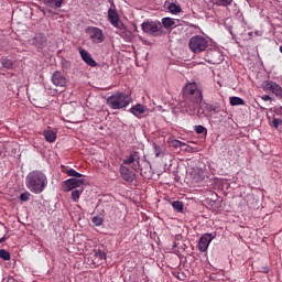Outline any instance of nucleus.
I'll return each mask as SVG.
<instances>
[{
    "label": "nucleus",
    "instance_id": "obj_26",
    "mask_svg": "<svg viewBox=\"0 0 282 282\" xmlns=\"http://www.w3.org/2000/svg\"><path fill=\"white\" fill-rule=\"evenodd\" d=\"M91 223L94 224V226H102V224H105V218L100 216H95L91 218Z\"/></svg>",
    "mask_w": 282,
    "mask_h": 282
},
{
    "label": "nucleus",
    "instance_id": "obj_34",
    "mask_svg": "<svg viewBox=\"0 0 282 282\" xmlns=\"http://www.w3.org/2000/svg\"><path fill=\"white\" fill-rule=\"evenodd\" d=\"M172 145L174 147V149H180L182 147H186V144L183 143L182 141H180V140L172 141Z\"/></svg>",
    "mask_w": 282,
    "mask_h": 282
},
{
    "label": "nucleus",
    "instance_id": "obj_21",
    "mask_svg": "<svg viewBox=\"0 0 282 282\" xmlns=\"http://www.w3.org/2000/svg\"><path fill=\"white\" fill-rule=\"evenodd\" d=\"M43 135L46 142H56V132L54 130H44Z\"/></svg>",
    "mask_w": 282,
    "mask_h": 282
},
{
    "label": "nucleus",
    "instance_id": "obj_13",
    "mask_svg": "<svg viewBox=\"0 0 282 282\" xmlns=\"http://www.w3.org/2000/svg\"><path fill=\"white\" fill-rule=\"evenodd\" d=\"M52 83L55 87H65V85H67V79L63 76V73L55 72L52 76Z\"/></svg>",
    "mask_w": 282,
    "mask_h": 282
},
{
    "label": "nucleus",
    "instance_id": "obj_12",
    "mask_svg": "<svg viewBox=\"0 0 282 282\" xmlns=\"http://www.w3.org/2000/svg\"><path fill=\"white\" fill-rule=\"evenodd\" d=\"M119 171H120V175H121L122 180H124V182H133V180H135V174L129 167H127L124 165H120Z\"/></svg>",
    "mask_w": 282,
    "mask_h": 282
},
{
    "label": "nucleus",
    "instance_id": "obj_35",
    "mask_svg": "<svg viewBox=\"0 0 282 282\" xmlns=\"http://www.w3.org/2000/svg\"><path fill=\"white\" fill-rule=\"evenodd\" d=\"M217 6H230L232 3V0H216Z\"/></svg>",
    "mask_w": 282,
    "mask_h": 282
},
{
    "label": "nucleus",
    "instance_id": "obj_33",
    "mask_svg": "<svg viewBox=\"0 0 282 282\" xmlns=\"http://www.w3.org/2000/svg\"><path fill=\"white\" fill-rule=\"evenodd\" d=\"M95 257H97V259H100L101 261H105L107 259V253H105V251H97L95 253Z\"/></svg>",
    "mask_w": 282,
    "mask_h": 282
},
{
    "label": "nucleus",
    "instance_id": "obj_25",
    "mask_svg": "<svg viewBox=\"0 0 282 282\" xmlns=\"http://www.w3.org/2000/svg\"><path fill=\"white\" fill-rule=\"evenodd\" d=\"M1 65H2V67H6V69H12L14 63H12L11 59H8L7 57H3L1 59Z\"/></svg>",
    "mask_w": 282,
    "mask_h": 282
},
{
    "label": "nucleus",
    "instance_id": "obj_8",
    "mask_svg": "<svg viewBox=\"0 0 282 282\" xmlns=\"http://www.w3.org/2000/svg\"><path fill=\"white\" fill-rule=\"evenodd\" d=\"M108 21L113 25V28H117L118 30H122L124 28V23L120 21V17H118V12L113 9L108 10Z\"/></svg>",
    "mask_w": 282,
    "mask_h": 282
},
{
    "label": "nucleus",
    "instance_id": "obj_31",
    "mask_svg": "<svg viewBox=\"0 0 282 282\" xmlns=\"http://www.w3.org/2000/svg\"><path fill=\"white\" fill-rule=\"evenodd\" d=\"M68 177H83V174L78 173L76 170L70 169L67 172Z\"/></svg>",
    "mask_w": 282,
    "mask_h": 282
},
{
    "label": "nucleus",
    "instance_id": "obj_32",
    "mask_svg": "<svg viewBox=\"0 0 282 282\" xmlns=\"http://www.w3.org/2000/svg\"><path fill=\"white\" fill-rule=\"evenodd\" d=\"M32 194L30 192H24L20 195V202H30V197Z\"/></svg>",
    "mask_w": 282,
    "mask_h": 282
},
{
    "label": "nucleus",
    "instance_id": "obj_22",
    "mask_svg": "<svg viewBox=\"0 0 282 282\" xmlns=\"http://www.w3.org/2000/svg\"><path fill=\"white\" fill-rule=\"evenodd\" d=\"M162 25L165 28V30H169V28H177V24L173 18H163Z\"/></svg>",
    "mask_w": 282,
    "mask_h": 282
},
{
    "label": "nucleus",
    "instance_id": "obj_29",
    "mask_svg": "<svg viewBox=\"0 0 282 282\" xmlns=\"http://www.w3.org/2000/svg\"><path fill=\"white\" fill-rule=\"evenodd\" d=\"M0 259H3V261H10L11 256L6 249L0 250Z\"/></svg>",
    "mask_w": 282,
    "mask_h": 282
},
{
    "label": "nucleus",
    "instance_id": "obj_15",
    "mask_svg": "<svg viewBox=\"0 0 282 282\" xmlns=\"http://www.w3.org/2000/svg\"><path fill=\"white\" fill-rule=\"evenodd\" d=\"M79 55L83 58L84 63H86V65H89V67H96L98 65V63H96V59L91 57L89 52L82 48L79 50Z\"/></svg>",
    "mask_w": 282,
    "mask_h": 282
},
{
    "label": "nucleus",
    "instance_id": "obj_36",
    "mask_svg": "<svg viewBox=\"0 0 282 282\" xmlns=\"http://www.w3.org/2000/svg\"><path fill=\"white\" fill-rule=\"evenodd\" d=\"M61 169H62V173H66V175H67V173H69V170H70L69 167H67L65 165H62Z\"/></svg>",
    "mask_w": 282,
    "mask_h": 282
},
{
    "label": "nucleus",
    "instance_id": "obj_37",
    "mask_svg": "<svg viewBox=\"0 0 282 282\" xmlns=\"http://www.w3.org/2000/svg\"><path fill=\"white\" fill-rule=\"evenodd\" d=\"M261 98L264 102H268V100H272V97H270V95H264Z\"/></svg>",
    "mask_w": 282,
    "mask_h": 282
},
{
    "label": "nucleus",
    "instance_id": "obj_24",
    "mask_svg": "<svg viewBox=\"0 0 282 282\" xmlns=\"http://www.w3.org/2000/svg\"><path fill=\"white\" fill-rule=\"evenodd\" d=\"M172 208H174V210H177V213H182L184 210V203L175 200L172 203Z\"/></svg>",
    "mask_w": 282,
    "mask_h": 282
},
{
    "label": "nucleus",
    "instance_id": "obj_4",
    "mask_svg": "<svg viewBox=\"0 0 282 282\" xmlns=\"http://www.w3.org/2000/svg\"><path fill=\"white\" fill-rule=\"evenodd\" d=\"M188 47L194 54H202L208 47V40L202 35H194L188 42Z\"/></svg>",
    "mask_w": 282,
    "mask_h": 282
},
{
    "label": "nucleus",
    "instance_id": "obj_1",
    "mask_svg": "<svg viewBox=\"0 0 282 282\" xmlns=\"http://www.w3.org/2000/svg\"><path fill=\"white\" fill-rule=\"evenodd\" d=\"M26 188L35 195H41L47 188V176L41 171H32L25 178Z\"/></svg>",
    "mask_w": 282,
    "mask_h": 282
},
{
    "label": "nucleus",
    "instance_id": "obj_3",
    "mask_svg": "<svg viewBox=\"0 0 282 282\" xmlns=\"http://www.w3.org/2000/svg\"><path fill=\"white\" fill-rule=\"evenodd\" d=\"M110 109H124L131 105V96L124 93H116L106 99Z\"/></svg>",
    "mask_w": 282,
    "mask_h": 282
},
{
    "label": "nucleus",
    "instance_id": "obj_16",
    "mask_svg": "<svg viewBox=\"0 0 282 282\" xmlns=\"http://www.w3.org/2000/svg\"><path fill=\"white\" fill-rule=\"evenodd\" d=\"M198 116H206V113H210L212 111H217V107L206 104V102H198Z\"/></svg>",
    "mask_w": 282,
    "mask_h": 282
},
{
    "label": "nucleus",
    "instance_id": "obj_14",
    "mask_svg": "<svg viewBox=\"0 0 282 282\" xmlns=\"http://www.w3.org/2000/svg\"><path fill=\"white\" fill-rule=\"evenodd\" d=\"M265 87L269 89V91H272V94H274L279 100L282 99V87L279 84L274 82H267Z\"/></svg>",
    "mask_w": 282,
    "mask_h": 282
},
{
    "label": "nucleus",
    "instance_id": "obj_27",
    "mask_svg": "<svg viewBox=\"0 0 282 282\" xmlns=\"http://www.w3.org/2000/svg\"><path fill=\"white\" fill-rule=\"evenodd\" d=\"M194 130L198 134L204 133V135H208V130L204 126H195Z\"/></svg>",
    "mask_w": 282,
    "mask_h": 282
},
{
    "label": "nucleus",
    "instance_id": "obj_7",
    "mask_svg": "<svg viewBox=\"0 0 282 282\" xmlns=\"http://www.w3.org/2000/svg\"><path fill=\"white\" fill-rule=\"evenodd\" d=\"M83 185H85V180L83 178H68L63 183V189L65 193H69V191H74V188H80Z\"/></svg>",
    "mask_w": 282,
    "mask_h": 282
},
{
    "label": "nucleus",
    "instance_id": "obj_39",
    "mask_svg": "<svg viewBox=\"0 0 282 282\" xmlns=\"http://www.w3.org/2000/svg\"><path fill=\"white\" fill-rule=\"evenodd\" d=\"M6 241V237L0 238V243H3Z\"/></svg>",
    "mask_w": 282,
    "mask_h": 282
},
{
    "label": "nucleus",
    "instance_id": "obj_9",
    "mask_svg": "<svg viewBox=\"0 0 282 282\" xmlns=\"http://www.w3.org/2000/svg\"><path fill=\"white\" fill-rule=\"evenodd\" d=\"M130 113H132V116H134L135 118L142 119L145 118L147 116V111H149V108H147V106L141 105V104H135L134 106H132L130 108Z\"/></svg>",
    "mask_w": 282,
    "mask_h": 282
},
{
    "label": "nucleus",
    "instance_id": "obj_17",
    "mask_svg": "<svg viewBox=\"0 0 282 282\" xmlns=\"http://www.w3.org/2000/svg\"><path fill=\"white\" fill-rule=\"evenodd\" d=\"M191 177L194 182L199 183L203 182V180L206 177V173L203 169L196 167L191 172Z\"/></svg>",
    "mask_w": 282,
    "mask_h": 282
},
{
    "label": "nucleus",
    "instance_id": "obj_38",
    "mask_svg": "<svg viewBox=\"0 0 282 282\" xmlns=\"http://www.w3.org/2000/svg\"><path fill=\"white\" fill-rule=\"evenodd\" d=\"M155 155L156 158H160V151L158 150V148H155Z\"/></svg>",
    "mask_w": 282,
    "mask_h": 282
},
{
    "label": "nucleus",
    "instance_id": "obj_5",
    "mask_svg": "<svg viewBox=\"0 0 282 282\" xmlns=\"http://www.w3.org/2000/svg\"><path fill=\"white\" fill-rule=\"evenodd\" d=\"M87 34H89L93 43H102L105 41V33L99 28L89 26Z\"/></svg>",
    "mask_w": 282,
    "mask_h": 282
},
{
    "label": "nucleus",
    "instance_id": "obj_40",
    "mask_svg": "<svg viewBox=\"0 0 282 282\" xmlns=\"http://www.w3.org/2000/svg\"><path fill=\"white\" fill-rule=\"evenodd\" d=\"M132 169H135V166H132Z\"/></svg>",
    "mask_w": 282,
    "mask_h": 282
},
{
    "label": "nucleus",
    "instance_id": "obj_11",
    "mask_svg": "<svg viewBox=\"0 0 282 282\" xmlns=\"http://www.w3.org/2000/svg\"><path fill=\"white\" fill-rule=\"evenodd\" d=\"M141 28L147 34H155V32H160V24L155 22H143Z\"/></svg>",
    "mask_w": 282,
    "mask_h": 282
},
{
    "label": "nucleus",
    "instance_id": "obj_28",
    "mask_svg": "<svg viewBox=\"0 0 282 282\" xmlns=\"http://www.w3.org/2000/svg\"><path fill=\"white\" fill-rule=\"evenodd\" d=\"M83 194V189H74L72 192V199L73 202H78V199H80V195Z\"/></svg>",
    "mask_w": 282,
    "mask_h": 282
},
{
    "label": "nucleus",
    "instance_id": "obj_20",
    "mask_svg": "<svg viewBox=\"0 0 282 282\" xmlns=\"http://www.w3.org/2000/svg\"><path fill=\"white\" fill-rule=\"evenodd\" d=\"M165 6H167V10L171 14H180V12H182V7L175 2H165Z\"/></svg>",
    "mask_w": 282,
    "mask_h": 282
},
{
    "label": "nucleus",
    "instance_id": "obj_10",
    "mask_svg": "<svg viewBox=\"0 0 282 282\" xmlns=\"http://www.w3.org/2000/svg\"><path fill=\"white\" fill-rule=\"evenodd\" d=\"M210 241H213V234L203 235L198 241L199 252H206L208 250V246H210Z\"/></svg>",
    "mask_w": 282,
    "mask_h": 282
},
{
    "label": "nucleus",
    "instance_id": "obj_2",
    "mask_svg": "<svg viewBox=\"0 0 282 282\" xmlns=\"http://www.w3.org/2000/svg\"><path fill=\"white\" fill-rule=\"evenodd\" d=\"M183 94L186 98H189L192 102L187 105V113H195L196 109L199 107V102L204 98L202 90L197 89V85L195 84H187L183 89Z\"/></svg>",
    "mask_w": 282,
    "mask_h": 282
},
{
    "label": "nucleus",
    "instance_id": "obj_23",
    "mask_svg": "<svg viewBox=\"0 0 282 282\" xmlns=\"http://www.w3.org/2000/svg\"><path fill=\"white\" fill-rule=\"evenodd\" d=\"M229 102L232 107L246 105V101H243V99H241L240 97H230Z\"/></svg>",
    "mask_w": 282,
    "mask_h": 282
},
{
    "label": "nucleus",
    "instance_id": "obj_19",
    "mask_svg": "<svg viewBox=\"0 0 282 282\" xmlns=\"http://www.w3.org/2000/svg\"><path fill=\"white\" fill-rule=\"evenodd\" d=\"M140 162V153L139 152H132L127 159L123 160V164L131 165Z\"/></svg>",
    "mask_w": 282,
    "mask_h": 282
},
{
    "label": "nucleus",
    "instance_id": "obj_30",
    "mask_svg": "<svg viewBox=\"0 0 282 282\" xmlns=\"http://www.w3.org/2000/svg\"><path fill=\"white\" fill-rule=\"evenodd\" d=\"M281 124H282V119H279V118H273L272 122L270 123V126L273 127V129H279Z\"/></svg>",
    "mask_w": 282,
    "mask_h": 282
},
{
    "label": "nucleus",
    "instance_id": "obj_6",
    "mask_svg": "<svg viewBox=\"0 0 282 282\" xmlns=\"http://www.w3.org/2000/svg\"><path fill=\"white\" fill-rule=\"evenodd\" d=\"M29 44L33 45L37 50H43L47 45V36L43 33H36L32 39L29 40Z\"/></svg>",
    "mask_w": 282,
    "mask_h": 282
},
{
    "label": "nucleus",
    "instance_id": "obj_18",
    "mask_svg": "<svg viewBox=\"0 0 282 282\" xmlns=\"http://www.w3.org/2000/svg\"><path fill=\"white\" fill-rule=\"evenodd\" d=\"M63 1L64 0H44V3L46 8L50 9V12H52V10H58V8H62Z\"/></svg>",
    "mask_w": 282,
    "mask_h": 282
}]
</instances>
